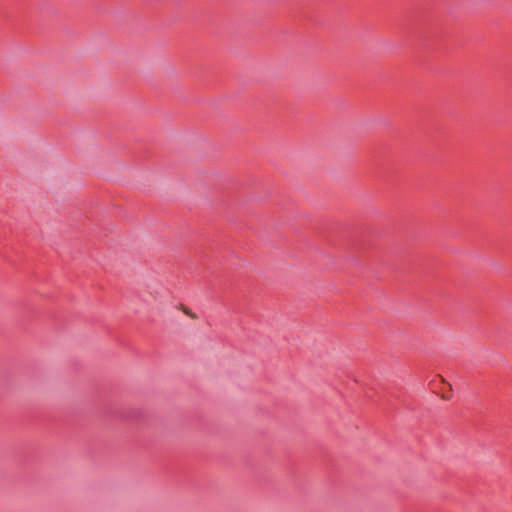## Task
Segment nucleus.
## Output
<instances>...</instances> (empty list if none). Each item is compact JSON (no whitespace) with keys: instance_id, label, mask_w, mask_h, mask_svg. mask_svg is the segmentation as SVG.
<instances>
[{"instance_id":"f257e3e1","label":"nucleus","mask_w":512,"mask_h":512,"mask_svg":"<svg viewBox=\"0 0 512 512\" xmlns=\"http://www.w3.org/2000/svg\"><path fill=\"white\" fill-rule=\"evenodd\" d=\"M182 311H183L187 316H189V317H190V318H192V319H196V318H197L196 314H195V313H193L189 308H187V307H185V306H183V307H182Z\"/></svg>"}]
</instances>
